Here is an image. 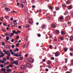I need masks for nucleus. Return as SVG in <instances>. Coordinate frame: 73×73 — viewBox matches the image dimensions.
Segmentation results:
<instances>
[{
  "instance_id": "nucleus-1",
  "label": "nucleus",
  "mask_w": 73,
  "mask_h": 73,
  "mask_svg": "<svg viewBox=\"0 0 73 73\" xmlns=\"http://www.w3.org/2000/svg\"><path fill=\"white\" fill-rule=\"evenodd\" d=\"M21 68L22 70H24V69H27V68L25 66L22 65L21 67Z\"/></svg>"
},
{
  "instance_id": "nucleus-2",
  "label": "nucleus",
  "mask_w": 73,
  "mask_h": 73,
  "mask_svg": "<svg viewBox=\"0 0 73 73\" xmlns=\"http://www.w3.org/2000/svg\"><path fill=\"white\" fill-rule=\"evenodd\" d=\"M7 54V55L6 56V58L7 60H9L10 58L9 57L11 56V54H10V53H9Z\"/></svg>"
},
{
  "instance_id": "nucleus-3",
  "label": "nucleus",
  "mask_w": 73,
  "mask_h": 73,
  "mask_svg": "<svg viewBox=\"0 0 73 73\" xmlns=\"http://www.w3.org/2000/svg\"><path fill=\"white\" fill-rule=\"evenodd\" d=\"M29 22L30 24H32V23H33L32 19H31L29 20Z\"/></svg>"
},
{
  "instance_id": "nucleus-4",
  "label": "nucleus",
  "mask_w": 73,
  "mask_h": 73,
  "mask_svg": "<svg viewBox=\"0 0 73 73\" xmlns=\"http://www.w3.org/2000/svg\"><path fill=\"white\" fill-rule=\"evenodd\" d=\"M12 64H15V65H18V61H17V62H15V61H13V63H11Z\"/></svg>"
},
{
  "instance_id": "nucleus-5",
  "label": "nucleus",
  "mask_w": 73,
  "mask_h": 73,
  "mask_svg": "<svg viewBox=\"0 0 73 73\" xmlns=\"http://www.w3.org/2000/svg\"><path fill=\"white\" fill-rule=\"evenodd\" d=\"M28 36H26L24 39L25 41H26V42L28 41Z\"/></svg>"
},
{
  "instance_id": "nucleus-6",
  "label": "nucleus",
  "mask_w": 73,
  "mask_h": 73,
  "mask_svg": "<svg viewBox=\"0 0 73 73\" xmlns=\"http://www.w3.org/2000/svg\"><path fill=\"white\" fill-rule=\"evenodd\" d=\"M55 56L56 57H58V56H59V54H58L57 52H56L55 53Z\"/></svg>"
},
{
  "instance_id": "nucleus-7",
  "label": "nucleus",
  "mask_w": 73,
  "mask_h": 73,
  "mask_svg": "<svg viewBox=\"0 0 73 73\" xmlns=\"http://www.w3.org/2000/svg\"><path fill=\"white\" fill-rule=\"evenodd\" d=\"M73 8L72 5H70L68 7V9H71Z\"/></svg>"
},
{
  "instance_id": "nucleus-8",
  "label": "nucleus",
  "mask_w": 73,
  "mask_h": 73,
  "mask_svg": "<svg viewBox=\"0 0 73 73\" xmlns=\"http://www.w3.org/2000/svg\"><path fill=\"white\" fill-rule=\"evenodd\" d=\"M17 21V20H15L14 21V25H17V24H18V23H17V22H16Z\"/></svg>"
},
{
  "instance_id": "nucleus-9",
  "label": "nucleus",
  "mask_w": 73,
  "mask_h": 73,
  "mask_svg": "<svg viewBox=\"0 0 73 73\" xmlns=\"http://www.w3.org/2000/svg\"><path fill=\"white\" fill-rule=\"evenodd\" d=\"M5 48H6L7 49H10V48H11L10 47V46H8L7 45L6 46H5Z\"/></svg>"
},
{
  "instance_id": "nucleus-10",
  "label": "nucleus",
  "mask_w": 73,
  "mask_h": 73,
  "mask_svg": "<svg viewBox=\"0 0 73 73\" xmlns=\"http://www.w3.org/2000/svg\"><path fill=\"white\" fill-rule=\"evenodd\" d=\"M25 27L26 28H29L30 27V25L29 24H27L25 26Z\"/></svg>"
},
{
  "instance_id": "nucleus-11",
  "label": "nucleus",
  "mask_w": 73,
  "mask_h": 73,
  "mask_svg": "<svg viewBox=\"0 0 73 73\" xmlns=\"http://www.w3.org/2000/svg\"><path fill=\"white\" fill-rule=\"evenodd\" d=\"M5 9L6 10V11H10V9L8 7H7L5 8Z\"/></svg>"
},
{
  "instance_id": "nucleus-12",
  "label": "nucleus",
  "mask_w": 73,
  "mask_h": 73,
  "mask_svg": "<svg viewBox=\"0 0 73 73\" xmlns=\"http://www.w3.org/2000/svg\"><path fill=\"white\" fill-rule=\"evenodd\" d=\"M3 52H5V54H7V53H8V52H7V50H3Z\"/></svg>"
},
{
  "instance_id": "nucleus-13",
  "label": "nucleus",
  "mask_w": 73,
  "mask_h": 73,
  "mask_svg": "<svg viewBox=\"0 0 73 73\" xmlns=\"http://www.w3.org/2000/svg\"><path fill=\"white\" fill-rule=\"evenodd\" d=\"M60 40L62 41H63V40H64V37H62V36H61L60 38Z\"/></svg>"
},
{
  "instance_id": "nucleus-14",
  "label": "nucleus",
  "mask_w": 73,
  "mask_h": 73,
  "mask_svg": "<svg viewBox=\"0 0 73 73\" xmlns=\"http://www.w3.org/2000/svg\"><path fill=\"white\" fill-rule=\"evenodd\" d=\"M19 49H18V48H17L16 49L14 50V51L15 52H16V51L18 52V51H19Z\"/></svg>"
},
{
  "instance_id": "nucleus-15",
  "label": "nucleus",
  "mask_w": 73,
  "mask_h": 73,
  "mask_svg": "<svg viewBox=\"0 0 73 73\" xmlns=\"http://www.w3.org/2000/svg\"><path fill=\"white\" fill-rule=\"evenodd\" d=\"M14 34L13 33H12L11 34H10V35L9 36L10 37H11L12 36H14Z\"/></svg>"
},
{
  "instance_id": "nucleus-16",
  "label": "nucleus",
  "mask_w": 73,
  "mask_h": 73,
  "mask_svg": "<svg viewBox=\"0 0 73 73\" xmlns=\"http://www.w3.org/2000/svg\"><path fill=\"white\" fill-rule=\"evenodd\" d=\"M15 56L18 57H19V54L18 53L15 54Z\"/></svg>"
},
{
  "instance_id": "nucleus-17",
  "label": "nucleus",
  "mask_w": 73,
  "mask_h": 73,
  "mask_svg": "<svg viewBox=\"0 0 73 73\" xmlns=\"http://www.w3.org/2000/svg\"><path fill=\"white\" fill-rule=\"evenodd\" d=\"M19 38H15V40L17 42H18V40H19Z\"/></svg>"
},
{
  "instance_id": "nucleus-18",
  "label": "nucleus",
  "mask_w": 73,
  "mask_h": 73,
  "mask_svg": "<svg viewBox=\"0 0 73 73\" xmlns=\"http://www.w3.org/2000/svg\"><path fill=\"white\" fill-rule=\"evenodd\" d=\"M49 48H50V49H53V46H52L51 45H49Z\"/></svg>"
},
{
  "instance_id": "nucleus-19",
  "label": "nucleus",
  "mask_w": 73,
  "mask_h": 73,
  "mask_svg": "<svg viewBox=\"0 0 73 73\" xmlns=\"http://www.w3.org/2000/svg\"><path fill=\"white\" fill-rule=\"evenodd\" d=\"M56 33L57 34H58V33H60V31H59V30H57L56 31Z\"/></svg>"
},
{
  "instance_id": "nucleus-20",
  "label": "nucleus",
  "mask_w": 73,
  "mask_h": 73,
  "mask_svg": "<svg viewBox=\"0 0 73 73\" xmlns=\"http://www.w3.org/2000/svg\"><path fill=\"white\" fill-rule=\"evenodd\" d=\"M31 60H32L33 61V60L32 58L29 59L28 61L29 62H31Z\"/></svg>"
},
{
  "instance_id": "nucleus-21",
  "label": "nucleus",
  "mask_w": 73,
  "mask_h": 73,
  "mask_svg": "<svg viewBox=\"0 0 73 73\" xmlns=\"http://www.w3.org/2000/svg\"><path fill=\"white\" fill-rule=\"evenodd\" d=\"M49 8L50 9V10H53V8H52V6H50L49 7Z\"/></svg>"
},
{
  "instance_id": "nucleus-22",
  "label": "nucleus",
  "mask_w": 73,
  "mask_h": 73,
  "mask_svg": "<svg viewBox=\"0 0 73 73\" xmlns=\"http://www.w3.org/2000/svg\"><path fill=\"white\" fill-rule=\"evenodd\" d=\"M1 30L3 31V32H6V30L5 29H4L3 28H1Z\"/></svg>"
},
{
  "instance_id": "nucleus-23",
  "label": "nucleus",
  "mask_w": 73,
  "mask_h": 73,
  "mask_svg": "<svg viewBox=\"0 0 73 73\" xmlns=\"http://www.w3.org/2000/svg\"><path fill=\"white\" fill-rule=\"evenodd\" d=\"M65 63H67V62H68V58H66L65 59Z\"/></svg>"
},
{
  "instance_id": "nucleus-24",
  "label": "nucleus",
  "mask_w": 73,
  "mask_h": 73,
  "mask_svg": "<svg viewBox=\"0 0 73 73\" xmlns=\"http://www.w3.org/2000/svg\"><path fill=\"white\" fill-rule=\"evenodd\" d=\"M10 60H11V62H13V60H14V59L12 58H10Z\"/></svg>"
},
{
  "instance_id": "nucleus-25",
  "label": "nucleus",
  "mask_w": 73,
  "mask_h": 73,
  "mask_svg": "<svg viewBox=\"0 0 73 73\" xmlns=\"http://www.w3.org/2000/svg\"><path fill=\"white\" fill-rule=\"evenodd\" d=\"M63 19L64 18L62 16H60L59 17V19H60V20H63Z\"/></svg>"
},
{
  "instance_id": "nucleus-26",
  "label": "nucleus",
  "mask_w": 73,
  "mask_h": 73,
  "mask_svg": "<svg viewBox=\"0 0 73 73\" xmlns=\"http://www.w3.org/2000/svg\"><path fill=\"white\" fill-rule=\"evenodd\" d=\"M9 35V34L8 33H6L5 34V35L6 36H8Z\"/></svg>"
},
{
  "instance_id": "nucleus-27",
  "label": "nucleus",
  "mask_w": 73,
  "mask_h": 73,
  "mask_svg": "<svg viewBox=\"0 0 73 73\" xmlns=\"http://www.w3.org/2000/svg\"><path fill=\"white\" fill-rule=\"evenodd\" d=\"M7 72H11L12 70H9V69H8L7 70Z\"/></svg>"
},
{
  "instance_id": "nucleus-28",
  "label": "nucleus",
  "mask_w": 73,
  "mask_h": 73,
  "mask_svg": "<svg viewBox=\"0 0 73 73\" xmlns=\"http://www.w3.org/2000/svg\"><path fill=\"white\" fill-rule=\"evenodd\" d=\"M1 70H2V71H3V72H4L5 71V69H3V68H2L1 69Z\"/></svg>"
},
{
  "instance_id": "nucleus-29",
  "label": "nucleus",
  "mask_w": 73,
  "mask_h": 73,
  "mask_svg": "<svg viewBox=\"0 0 73 73\" xmlns=\"http://www.w3.org/2000/svg\"><path fill=\"white\" fill-rule=\"evenodd\" d=\"M21 5L22 6V8H24V5H23V4L21 3Z\"/></svg>"
},
{
  "instance_id": "nucleus-30",
  "label": "nucleus",
  "mask_w": 73,
  "mask_h": 73,
  "mask_svg": "<svg viewBox=\"0 0 73 73\" xmlns=\"http://www.w3.org/2000/svg\"><path fill=\"white\" fill-rule=\"evenodd\" d=\"M52 37H53V36L51 35H49V38H52Z\"/></svg>"
},
{
  "instance_id": "nucleus-31",
  "label": "nucleus",
  "mask_w": 73,
  "mask_h": 73,
  "mask_svg": "<svg viewBox=\"0 0 73 73\" xmlns=\"http://www.w3.org/2000/svg\"><path fill=\"white\" fill-rule=\"evenodd\" d=\"M19 59H20V60H23L24 59V58L23 57H20Z\"/></svg>"
},
{
  "instance_id": "nucleus-32",
  "label": "nucleus",
  "mask_w": 73,
  "mask_h": 73,
  "mask_svg": "<svg viewBox=\"0 0 73 73\" xmlns=\"http://www.w3.org/2000/svg\"><path fill=\"white\" fill-rule=\"evenodd\" d=\"M29 66H28V65H27V66H28V67H29V68H31V64H29Z\"/></svg>"
},
{
  "instance_id": "nucleus-33",
  "label": "nucleus",
  "mask_w": 73,
  "mask_h": 73,
  "mask_svg": "<svg viewBox=\"0 0 73 73\" xmlns=\"http://www.w3.org/2000/svg\"><path fill=\"white\" fill-rule=\"evenodd\" d=\"M9 36H7L6 38V39L7 40H9Z\"/></svg>"
},
{
  "instance_id": "nucleus-34",
  "label": "nucleus",
  "mask_w": 73,
  "mask_h": 73,
  "mask_svg": "<svg viewBox=\"0 0 73 73\" xmlns=\"http://www.w3.org/2000/svg\"><path fill=\"white\" fill-rule=\"evenodd\" d=\"M42 29H43L45 27V25H42Z\"/></svg>"
},
{
  "instance_id": "nucleus-35",
  "label": "nucleus",
  "mask_w": 73,
  "mask_h": 73,
  "mask_svg": "<svg viewBox=\"0 0 73 73\" xmlns=\"http://www.w3.org/2000/svg\"><path fill=\"white\" fill-rule=\"evenodd\" d=\"M3 25L4 26H5V27H6L7 26V25L6 24V23L4 22L3 24Z\"/></svg>"
},
{
  "instance_id": "nucleus-36",
  "label": "nucleus",
  "mask_w": 73,
  "mask_h": 73,
  "mask_svg": "<svg viewBox=\"0 0 73 73\" xmlns=\"http://www.w3.org/2000/svg\"><path fill=\"white\" fill-rule=\"evenodd\" d=\"M22 2H23V3H25L26 1H25V0H22Z\"/></svg>"
},
{
  "instance_id": "nucleus-37",
  "label": "nucleus",
  "mask_w": 73,
  "mask_h": 73,
  "mask_svg": "<svg viewBox=\"0 0 73 73\" xmlns=\"http://www.w3.org/2000/svg\"><path fill=\"white\" fill-rule=\"evenodd\" d=\"M12 32H13V33L15 34V33H16V31H15V30H13L12 31Z\"/></svg>"
},
{
  "instance_id": "nucleus-38",
  "label": "nucleus",
  "mask_w": 73,
  "mask_h": 73,
  "mask_svg": "<svg viewBox=\"0 0 73 73\" xmlns=\"http://www.w3.org/2000/svg\"><path fill=\"white\" fill-rule=\"evenodd\" d=\"M61 34H62V35H64V34H65V33L64 32V31H62L61 32Z\"/></svg>"
},
{
  "instance_id": "nucleus-39",
  "label": "nucleus",
  "mask_w": 73,
  "mask_h": 73,
  "mask_svg": "<svg viewBox=\"0 0 73 73\" xmlns=\"http://www.w3.org/2000/svg\"><path fill=\"white\" fill-rule=\"evenodd\" d=\"M9 67H11V68L13 67V65L12 64L9 65Z\"/></svg>"
},
{
  "instance_id": "nucleus-40",
  "label": "nucleus",
  "mask_w": 73,
  "mask_h": 73,
  "mask_svg": "<svg viewBox=\"0 0 73 73\" xmlns=\"http://www.w3.org/2000/svg\"><path fill=\"white\" fill-rule=\"evenodd\" d=\"M51 60H54V57H52L51 58H50Z\"/></svg>"
},
{
  "instance_id": "nucleus-41",
  "label": "nucleus",
  "mask_w": 73,
  "mask_h": 73,
  "mask_svg": "<svg viewBox=\"0 0 73 73\" xmlns=\"http://www.w3.org/2000/svg\"><path fill=\"white\" fill-rule=\"evenodd\" d=\"M0 54H2V55L3 56H5V54H4V53H3V52L2 53H0Z\"/></svg>"
},
{
  "instance_id": "nucleus-42",
  "label": "nucleus",
  "mask_w": 73,
  "mask_h": 73,
  "mask_svg": "<svg viewBox=\"0 0 73 73\" xmlns=\"http://www.w3.org/2000/svg\"><path fill=\"white\" fill-rule=\"evenodd\" d=\"M2 45H5V43H4V42H2Z\"/></svg>"
},
{
  "instance_id": "nucleus-43",
  "label": "nucleus",
  "mask_w": 73,
  "mask_h": 73,
  "mask_svg": "<svg viewBox=\"0 0 73 73\" xmlns=\"http://www.w3.org/2000/svg\"><path fill=\"white\" fill-rule=\"evenodd\" d=\"M70 39L71 40H73V36H72L70 37Z\"/></svg>"
},
{
  "instance_id": "nucleus-44",
  "label": "nucleus",
  "mask_w": 73,
  "mask_h": 73,
  "mask_svg": "<svg viewBox=\"0 0 73 73\" xmlns=\"http://www.w3.org/2000/svg\"><path fill=\"white\" fill-rule=\"evenodd\" d=\"M3 60H4V61H7V59H6V58H3Z\"/></svg>"
},
{
  "instance_id": "nucleus-45",
  "label": "nucleus",
  "mask_w": 73,
  "mask_h": 73,
  "mask_svg": "<svg viewBox=\"0 0 73 73\" xmlns=\"http://www.w3.org/2000/svg\"><path fill=\"white\" fill-rule=\"evenodd\" d=\"M5 19H8V16L6 15L5 17Z\"/></svg>"
},
{
  "instance_id": "nucleus-46",
  "label": "nucleus",
  "mask_w": 73,
  "mask_h": 73,
  "mask_svg": "<svg viewBox=\"0 0 73 73\" xmlns=\"http://www.w3.org/2000/svg\"><path fill=\"white\" fill-rule=\"evenodd\" d=\"M68 50V49H67V48H64V51L65 52H66Z\"/></svg>"
},
{
  "instance_id": "nucleus-47",
  "label": "nucleus",
  "mask_w": 73,
  "mask_h": 73,
  "mask_svg": "<svg viewBox=\"0 0 73 73\" xmlns=\"http://www.w3.org/2000/svg\"><path fill=\"white\" fill-rule=\"evenodd\" d=\"M66 3L67 4H69V2L68 1H67L66 2Z\"/></svg>"
},
{
  "instance_id": "nucleus-48",
  "label": "nucleus",
  "mask_w": 73,
  "mask_h": 73,
  "mask_svg": "<svg viewBox=\"0 0 73 73\" xmlns=\"http://www.w3.org/2000/svg\"><path fill=\"white\" fill-rule=\"evenodd\" d=\"M52 27H53V28H55L56 26L54 25H52Z\"/></svg>"
},
{
  "instance_id": "nucleus-49",
  "label": "nucleus",
  "mask_w": 73,
  "mask_h": 73,
  "mask_svg": "<svg viewBox=\"0 0 73 73\" xmlns=\"http://www.w3.org/2000/svg\"><path fill=\"white\" fill-rule=\"evenodd\" d=\"M20 45V44L19 43H17V44L16 45V46H17V47H18L19 46V45Z\"/></svg>"
},
{
  "instance_id": "nucleus-50",
  "label": "nucleus",
  "mask_w": 73,
  "mask_h": 73,
  "mask_svg": "<svg viewBox=\"0 0 73 73\" xmlns=\"http://www.w3.org/2000/svg\"><path fill=\"white\" fill-rule=\"evenodd\" d=\"M70 51H73V48H70Z\"/></svg>"
},
{
  "instance_id": "nucleus-51",
  "label": "nucleus",
  "mask_w": 73,
  "mask_h": 73,
  "mask_svg": "<svg viewBox=\"0 0 73 73\" xmlns=\"http://www.w3.org/2000/svg\"><path fill=\"white\" fill-rule=\"evenodd\" d=\"M71 62L72 64L73 65V60H71Z\"/></svg>"
},
{
  "instance_id": "nucleus-52",
  "label": "nucleus",
  "mask_w": 73,
  "mask_h": 73,
  "mask_svg": "<svg viewBox=\"0 0 73 73\" xmlns=\"http://www.w3.org/2000/svg\"><path fill=\"white\" fill-rule=\"evenodd\" d=\"M32 7L34 9V8H35L36 7H35V5H33V6H32Z\"/></svg>"
},
{
  "instance_id": "nucleus-53",
  "label": "nucleus",
  "mask_w": 73,
  "mask_h": 73,
  "mask_svg": "<svg viewBox=\"0 0 73 73\" xmlns=\"http://www.w3.org/2000/svg\"><path fill=\"white\" fill-rule=\"evenodd\" d=\"M3 19H4V18L3 17H1L0 20H1V21H3Z\"/></svg>"
},
{
  "instance_id": "nucleus-54",
  "label": "nucleus",
  "mask_w": 73,
  "mask_h": 73,
  "mask_svg": "<svg viewBox=\"0 0 73 73\" xmlns=\"http://www.w3.org/2000/svg\"><path fill=\"white\" fill-rule=\"evenodd\" d=\"M14 39H11V42H13L14 41Z\"/></svg>"
},
{
  "instance_id": "nucleus-55",
  "label": "nucleus",
  "mask_w": 73,
  "mask_h": 73,
  "mask_svg": "<svg viewBox=\"0 0 73 73\" xmlns=\"http://www.w3.org/2000/svg\"><path fill=\"white\" fill-rule=\"evenodd\" d=\"M18 33H21V31H17Z\"/></svg>"
},
{
  "instance_id": "nucleus-56",
  "label": "nucleus",
  "mask_w": 73,
  "mask_h": 73,
  "mask_svg": "<svg viewBox=\"0 0 73 73\" xmlns=\"http://www.w3.org/2000/svg\"><path fill=\"white\" fill-rule=\"evenodd\" d=\"M12 48H15V45H13L12 46Z\"/></svg>"
},
{
  "instance_id": "nucleus-57",
  "label": "nucleus",
  "mask_w": 73,
  "mask_h": 73,
  "mask_svg": "<svg viewBox=\"0 0 73 73\" xmlns=\"http://www.w3.org/2000/svg\"><path fill=\"white\" fill-rule=\"evenodd\" d=\"M1 62L2 63H4L5 61L4 60H1Z\"/></svg>"
},
{
  "instance_id": "nucleus-58",
  "label": "nucleus",
  "mask_w": 73,
  "mask_h": 73,
  "mask_svg": "<svg viewBox=\"0 0 73 73\" xmlns=\"http://www.w3.org/2000/svg\"><path fill=\"white\" fill-rule=\"evenodd\" d=\"M38 37H40L41 36V35L40 34H39L38 35Z\"/></svg>"
},
{
  "instance_id": "nucleus-59",
  "label": "nucleus",
  "mask_w": 73,
  "mask_h": 73,
  "mask_svg": "<svg viewBox=\"0 0 73 73\" xmlns=\"http://www.w3.org/2000/svg\"><path fill=\"white\" fill-rule=\"evenodd\" d=\"M18 28L19 29H21V26H19L18 27Z\"/></svg>"
},
{
  "instance_id": "nucleus-60",
  "label": "nucleus",
  "mask_w": 73,
  "mask_h": 73,
  "mask_svg": "<svg viewBox=\"0 0 73 73\" xmlns=\"http://www.w3.org/2000/svg\"><path fill=\"white\" fill-rule=\"evenodd\" d=\"M70 56H72V52H70Z\"/></svg>"
},
{
  "instance_id": "nucleus-61",
  "label": "nucleus",
  "mask_w": 73,
  "mask_h": 73,
  "mask_svg": "<svg viewBox=\"0 0 73 73\" xmlns=\"http://www.w3.org/2000/svg\"><path fill=\"white\" fill-rule=\"evenodd\" d=\"M42 61L43 62H45L46 60H45V59H43Z\"/></svg>"
},
{
  "instance_id": "nucleus-62",
  "label": "nucleus",
  "mask_w": 73,
  "mask_h": 73,
  "mask_svg": "<svg viewBox=\"0 0 73 73\" xmlns=\"http://www.w3.org/2000/svg\"><path fill=\"white\" fill-rule=\"evenodd\" d=\"M45 71L46 72H48V68H46L45 69Z\"/></svg>"
},
{
  "instance_id": "nucleus-63",
  "label": "nucleus",
  "mask_w": 73,
  "mask_h": 73,
  "mask_svg": "<svg viewBox=\"0 0 73 73\" xmlns=\"http://www.w3.org/2000/svg\"><path fill=\"white\" fill-rule=\"evenodd\" d=\"M25 45H26V44H23V48H25Z\"/></svg>"
},
{
  "instance_id": "nucleus-64",
  "label": "nucleus",
  "mask_w": 73,
  "mask_h": 73,
  "mask_svg": "<svg viewBox=\"0 0 73 73\" xmlns=\"http://www.w3.org/2000/svg\"><path fill=\"white\" fill-rule=\"evenodd\" d=\"M15 25V27H16V28H17V25Z\"/></svg>"
}]
</instances>
